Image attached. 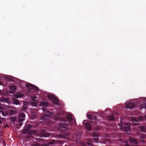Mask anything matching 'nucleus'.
<instances>
[{"label":"nucleus","mask_w":146,"mask_h":146,"mask_svg":"<svg viewBox=\"0 0 146 146\" xmlns=\"http://www.w3.org/2000/svg\"><path fill=\"white\" fill-rule=\"evenodd\" d=\"M65 146H67V145H65Z\"/></svg>","instance_id":"nucleus-40"},{"label":"nucleus","mask_w":146,"mask_h":146,"mask_svg":"<svg viewBox=\"0 0 146 146\" xmlns=\"http://www.w3.org/2000/svg\"><path fill=\"white\" fill-rule=\"evenodd\" d=\"M0 124H1L2 123V122H1V121H0Z\"/></svg>","instance_id":"nucleus-34"},{"label":"nucleus","mask_w":146,"mask_h":146,"mask_svg":"<svg viewBox=\"0 0 146 146\" xmlns=\"http://www.w3.org/2000/svg\"><path fill=\"white\" fill-rule=\"evenodd\" d=\"M122 123H120L118 125V126L119 127V128L120 129H122L123 128V127H122Z\"/></svg>","instance_id":"nucleus-25"},{"label":"nucleus","mask_w":146,"mask_h":146,"mask_svg":"<svg viewBox=\"0 0 146 146\" xmlns=\"http://www.w3.org/2000/svg\"><path fill=\"white\" fill-rule=\"evenodd\" d=\"M140 130L141 131H144L146 130V128L142 126L140 127Z\"/></svg>","instance_id":"nucleus-19"},{"label":"nucleus","mask_w":146,"mask_h":146,"mask_svg":"<svg viewBox=\"0 0 146 146\" xmlns=\"http://www.w3.org/2000/svg\"><path fill=\"white\" fill-rule=\"evenodd\" d=\"M64 122H66V121L65 120H64Z\"/></svg>","instance_id":"nucleus-36"},{"label":"nucleus","mask_w":146,"mask_h":146,"mask_svg":"<svg viewBox=\"0 0 146 146\" xmlns=\"http://www.w3.org/2000/svg\"><path fill=\"white\" fill-rule=\"evenodd\" d=\"M8 125H5V126L4 127H5V128H6L7 127H8Z\"/></svg>","instance_id":"nucleus-31"},{"label":"nucleus","mask_w":146,"mask_h":146,"mask_svg":"<svg viewBox=\"0 0 146 146\" xmlns=\"http://www.w3.org/2000/svg\"><path fill=\"white\" fill-rule=\"evenodd\" d=\"M16 117H12L11 118V121L13 122V123L14 124V122L16 119Z\"/></svg>","instance_id":"nucleus-22"},{"label":"nucleus","mask_w":146,"mask_h":146,"mask_svg":"<svg viewBox=\"0 0 146 146\" xmlns=\"http://www.w3.org/2000/svg\"><path fill=\"white\" fill-rule=\"evenodd\" d=\"M87 144L89 146H92L91 140L90 139L88 140L87 141Z\"/></svg>","instance_id":"nucleus-17"},{"label":"nucleus","mask_w":146,"mask_h":146,"mask_svg":"<svg viewBox=\"0 0 146 146\" xmlns=\"http://www.w3.org/2000/svg\"><path fill=\"white\" fill-rule=\"evenodd\" d=\"M86 121L84 120L83 121V123H85V126L86 128L88 130H90L91 129V126L88 123H86Z\"/></svg>","instance_id":"nucleus-12"},{"label":"nucleus","mask_w":146,"mask_h":146,"mask_svg":"<svg viewBox=\"0 0 146 146\" xmlns=\"http://www.w3.org/2000/svg\"><path fill=\"white\" fill-rule=\"evenodd\" d=\"M16 88L15 86H11L9 88L10 93L11 94L13 93L16 91Z\"/></svg>","instance_id":"nucleus-8"},{"label":"nucleus","mask_w":146,"mask_h":146,"mask_svg":"<svg viewBox=\"0 0 146 146\" xmlns=\"http://www.w3.org/2000/svg\"><path fill=\"white\" fill-rule=\"evenodd\" d=\"M26 86L27 87L32 88L31 89H35L36 90H38V88L37 87L30 84H27Z\"/></svg>","instance_id":"nucleus-9"},{"label":"nucleus","mask_w":146,"mask_h":146,"mask_svg":"<svg viewBox=\"0 0 146 146\" xmlns=\"http://www.w3.org/2000/svg\"><path fill=\"white\" fill-rule=\"evenodd\" d=\"M67 117L69 121H73V123H75V119H73L72 116L71 114H68L67 116Z\"/></svg>","instance_id":"nucleus-7"},{"label":"nucleus","mask_w":146,"mask_h":146,"mask_svg":"<svg viewBox=\"0 0 146 146\" xmlns=\"http://www.w3.org/2000/svg\"><path fill=\"white\" fill-rule=\"evenodd\" d=\"M1 115L4 116H5V114L4 113L3 111H2V108L1 107H0V115Z\"/></svg>","instance_id":"nucleus-21"},{"label":"nucleus","mask_w":146,"mask_h":146,"mask_svg":"<svg viewBox=\"0 0 146 146\" xmlns=\"http://www.w3.org/2000/svg\"><path fill=\"white\" fill-rule=\"evenodd\" d=\"M59 126L62 127L63 128H66L68 127V125L66 124L61 123L59 124Z\"/></svg>","instance_id":"nucleus-14"},{"label":"nucleus","mask_w":146,"mask_h":146,"mask_svg":"<svg viewBox=\"0 0 146 146\" xmlns=\"http://www.w3.org/2000/svg\"><path fill=\"white\" fill-rule=\"evenodd\" d=\"M140 140L141 141L143 142V140H142V139H144L145 138V137H144V136L143 135H142L140 137Z\"/></svg>","instance_id":"nucleus-24"},{"label":"nucleus","mask_w":146,"mask_h":146,"mask_svg":"<svg viewBox=\"0 0 146 146\" xmlns=\"http://www.w3.org/2000/svg\"><path fill=\"white\" fill-rule=\"evenodd\" d=\"M131 125L129 123H125L124 126V130L125 132L127 134H129V132L130 130Z\"/></svg>","instance_id":"nucleus-4"},{"label":"nucleus","mask_w":146,"mask_h":146,"mask_svg":"<svg viewBox=\"0 0 146 146\" xmlns=\"http://www.w3.org/2000/svg\"><path fill=\"white\" fill-rule=\"evenodd\" d=\"M95 140L97 141H98V139H96Z\"/></svg>","instance_id":"nucleus-32"},{"label":"nucleus","mask_w":146,"mask_h":146,"mask_svg":"<svg viewBox=\"0 0 146 146\" xmlns=\"http://www.w3.org/2000/svg\"><path fill=\"white\" fill-rule=\"evenodd\" d=\"M28 104V103L27 102H24L23 104V110H26V107L27 106Z\"/></svg>","instance_id":"nucleus-16"},{"label":"nucleus","mask_w":146,"mask_h":146,"mask_svg":"<svg viewBox=\"0 0 146 146\" xmlns=\"http://www.w3.org/2000/svg\"><path fill=\"white\" fill-rule=\"evenodd\" d=\"M129 141L132 144H136L137 143V141L134 139L131 138H130Z\"/></svg>","instance_id":"nucleus-11"},{"label":"nucleus","mask_w":146,"mask_h":146,"mask_svg":"<svg viewBox=\"0 0 146 146\" xmlns=\"http://www.w3.org/2000/svg\"><path fill=\"white\" fill-rule=\"evenodd\" d=\"M127 143V142H125V143Z\"/></svg>","instance_id":"nucleus-37"},{"label":"nucleus","mask_w":146,"mask_h":146,"mask_svg":"<svg viewBox=\"0 0 146 146\" xmlns=\"http://www.w3.org/2000/svg\"><path fill=\"white\" fill-rule=\"evenodd\" d=\"M87 117L90 119H91L92 118V117L90 115H87Z\"/></svg>","instance_id":"nucleus-27"},{"label":"nucleus","mask_w":146,"mask_h":146,"mask_svg":"<svg viewBox=\"0 0 146 146\" xmlns=\"http://www.w3.org/2000/svg\"><path fill=\"white\" fill-rule=\"evenodd\" d=\"M0 85H1V82H0Z\"/></svg>","instance_id":"nucleus-35"},{"label":"nucleus","mask_w":146,"mask_h":146,"mask_svg":"<svg viewBox=\"0 0 146 146\" xmlns=\"http://www.w3.org/2000/svg\"><path fill=\"white\" fill-rule=\"evenodd\" d=\"M125 146H129L128 145H126Z\"/></svg>","instance_id":"nucleus-33"},{"label":"nucleus","mask_w":146,"mask_h":146,"mask_svg":"<svg viewBox=\"0 0 146 146\" xmlns=\"http://www.w3.org/2000/svg\"><path fill=\"white\" fill-rule=\"evenodd\" d=\"M54 142V141L53 140H51L50 142L49 143V145H51L53 144Z\"/></svg>","instance_id":"nucleus-26"},{"label":"nucleus","mask_w":146,"mask_h":146,"mask_svg":"<svg viewBox=\"0 0 146 146\" xmlns=\"http://www.w3.org/2000/svg\"><path fill=\"white\" fill-rule=\"evenodd\" d=\"M146 108V104H145L143 105V108Z\"/></svg>","instance_id":"nucleus-29"},{"label":"nucleus","mask_w":146,"mask_h":146,"mask_svg":"<svg viewBox=\"0 0 146 146\" xmlns=\"http://www.w3.org/2000/svg\"><path fill=\"white\" fill-rule=\"evenodd\" d=\"M131 120L132 122H133V124L136 125L137 124V122L138 121L136 119L135 117H132Z\"/></svg>","instance_id":"nucleus-13"},{"label":"nucleus","mask_w":146,"mask_h":146,"mask_svg":"<svg viewBox=\"0 0 146 146\" xmlns=\"http://www.w3.org/2000/svg\"><path fill=\"white\" fill-rule=\"evenodd\" d=\"M144 118L143 117H142L141 116H140V117H138V119L139 120H142L143 119V118Z\"/></svg>","instance_id":"nucleus-28"},{"label":"nucleus","mask_w":146,"mask_h":146,"mask_svg":"<svg viewBox=\"0 0 146 146\" xmlns=\"http://www.w3.org/2000/svg\"><path fill=\"white\" fill-rule=\"evenodd\" d=\"M47 105L48 103L45 102H43L41 103V105L43 107L46 106Z\"/></svg>","instance_id":"nucleus-18"},{"label":"nucleus","mask_w":146,"mask_h":146,"mask_svg":"<svg viewBox=\"0 0 146 146\" xmlns=\"http://www.w3.org/2000/svg\"><path fill=\"white\" fill-rule=\"evenodd\" d=\"M10 112L11 115H14L16 113V112L13 110H11Z\"/></svg>","instance_id":"nucleus-23"},{"label":"nucleus","mask_w":146,"mask_h":146,"mask_svg":"<svg viewBox=\"0 0 146 146\" xmlns=\"http://www.w3.org/2000/svg\"><path fill=\"white\" fill-rule=\"evenodd\" d=\"M1 142V141L0 140V142Z\"/></svg>","instance_id":"nucleus-39"},{"label":"nucleus","mask_w":146,"mask_h":146,"mask_svg":"<svg viewBox=\"0 0 146 146\" xmlns=\"http://www.w3.org/2000/svg\"><path fill=\"white\" fill-rule=\"evenodd\" d=\"M6 114H7V115L8 114V113H6Z\"/></svg>","instance_id":"nucleus-38"},{"label":"nucleus","mask_w":146,"mask_h":146,"mask_svg":"<svg viewBox=\"0 0 146 146\" xmlns=\"http://www.w3.org/2000/svg\"><path fill=\"white\" fill-rule=\"evenodd\" d=\"M45 114L41 117L42 120H44L48 118V117H51L52 115V113L48 111H46Z\"/></svg>","instance_id":"nucleus-3"},{"label":"nucleus","mask_w":146,"mask_h":146,"mask_svg":"<svg viewBox=\"0 0 146 146\" xmlns=\"http://www.w3.org/2000/svg\"><path fill=\"white\" fill-rule=\"evenodd\" d=\"M108 117L110 120H113L114 119L113 115H110L108 116Z\"/></svg>","instance_id":"nucleus-20"},{"label":"nucleus","mask_w":146,"mask_h":146,"mask_svg":"<svg viewBox=\"0 0 146 146\" xmlns=\"http://www.w3.org/2000/svg\"><path fill=\"white\" fill-rule=\"evenodd\" d=\"M36 98V97H34L32 98V100L33 101V102L31 103V105L33 106H36L37 104V102L36 100L35 101V99Z\"/></svg>","instance_id":"nucleus-10"},{"label":"nucleus","mask_w":146,"mask_h":146,"mask_svg":"<svg viewBox=\"0 0 146 146\" xmlns=\"http://www.w3.org/2000/svg\"><path fill=\"white\" fill-rule=\"evenodd\" d=\"M126 108H127L132 109L135 106L133 102H130L125 104Z\"/></svg>","instance_id":"nucleus-5"},{"label":"nucleus","mask_w":146,"mask_h":146,"mask_svg":"<svg viewBox=\"0 0 146 146\" xmlns=\"http://www.w3.org/2000/svg\"><path fill=\"white\" fill-rule=\"evenodd\" d=\"M25 117V115L23 113H20L19 116V122L22 123L24 120Z\"/></svg>","instance_id":"nucleus-6"},{"label":"nucleus","mask_w":146,"mask_h":146,"mask_svg":"<svg viewBox=\"0 0 146 146\" xmlns=\"http://www.w3.org/2000/svg\"><path fill=\"white\" fill-rule=\"evenodd\" d=\"M47 97L52 101L53 104H58V99L54 96L51 94H50L48 95Z\"/></svg>","instance_id":"nucleus-1"},{"label":"nucleus","mask_w":146,"mask_h":146,"mask_svg":"<svg viewBox=\"0 0 146 146\" xmlns=\"http://www.w3.org/2000/svg\"><path fill=\"white\" fill-rule=\"evenodd\" d=\"M23 94L22 93H19L17 94H15L14 96L13 103L16 105H19V102L18 100L15 99V98H18L23 97Z\"/></svg>","instance_id":"nucleus-2"},{"label":"nucleus","mask_w":146,"mask_h":146,"mask_svg":"<svg viewBox=\"0 0 146 146\" xmlns=\"http://www.w3.org/2000/svg\"><path fill=\"white\" fill-rule=\"evenodd\" d=\"M8 100L5 97L2 98L1 100V101L4 103L7 102Z\"/></svg>","instance_id":"nucleus-15"},{"label":"nucleus","mask_w":146,"mask_h":146,"mask_svg":"<svg viewBox=\"0 0 146 146\" xmlns=\"http://www.w3.org/2000/svg\"><path fill=\"white\" fill-rule=\"evenodd\" d=\"M81 144L82 146H85V144H84V143H81Z\"/></svg>","instance_id":"nucleus-30"}]
</instances>
